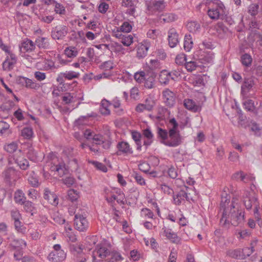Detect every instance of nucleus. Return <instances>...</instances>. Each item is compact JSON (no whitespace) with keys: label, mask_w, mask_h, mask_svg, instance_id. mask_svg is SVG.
<instances>
[{"label":"nucleus","mask_w":262,"mask_h":262,"mask_svg":"<svg viewBox=\"0 0 262 262\" xmlns=\"http://www.w3.org/2000/svg\"><path fill=\"white\" fill-rule=\"evenodd\" d=\"M51 170L53 171L57 172L60 177L63 176L69 172L68 168L66 167V164L63 163L52 165L51 167Z\"/></svg>","instance_id":"19"},{"label":"nucleus","mask_w":262,"mask_h":262,"mask_svg":"<svg viewBox=\"0 0 262 262\" xmlns=\"http://www.w3.org/2000/svg\"><path fill=\"white\" fill-rule=\"evenodd\" d=\"M17 148V144L14 142H12L5 146V149L8 152L12 153L16 150Z\"/></svg>","instance_id":"55"},{"label":"nucleus","mask_w":262,"mask_h":262,"mask_svg":"<svg viewBox=\"0 0 262 262\" xmlns=\"http://www.w3.org/2000/svg\"><path fill=\"white\" fill-rule=\"evenodd\" d=\"M35 44L39 49H48L50 48V43L48 39L46 37H38L35 40Z\"/></svg>","instance_id":"23"},{"label":"nucleus","mask_w":262,"mask_h":262,"mask_svg":"<svg viewBox=\"0 0 262 262\" xmlns=\"http://www.w3.org/2000/svg\"><path fill=\"white\" fill-rule=\"evenodd\" d=\"M164 233L166 237L172 243L179 244L181 243V238L178 237L177 234L173 232L171 229L163 228Z\"/></svg>","instance_id":"17"},{"label":"nucleus","mask_w":262,"mask_h":262,"mask_svg":"<svg viewBox=\"0 0 262 262\" xmlns=\"http://www.w3.org/2000/svg\"><path fill=\"white\" fill-rule=\"evenodd\" d=\"M105 198L106 200L109 203H113L117 199V196L115 194V192L112 191L108 188L104 189Z\"/></svg>","instance_id":"36"},{"label":"nucleus","mask_w":262,"mask_h":262,"mask_svg":"<svg viewBox=\"0 0 262 262\" xmlns=\"http://www.w3.org/2000/svg\"><path fill=\"white\" fill-rule=\"evenodd\" d=\"M74 97L71 93H67L62 97V100L66 104H69L73 102Z\"/></svg>","instance_id":"62"},{"label":"nucleus","mask_w":262,"mask_h":262,"mask_svg":"<svg viewBox=\"0 0 262 262\" xmlns=\"http://www.w3.org/2000/svg\"><path fill=\"white\" fill-rule=\"evenodd\" d=\"M185 66L187 70L189 72H192L195 70L197 64L194 61H186L185 63Z\"/></svg>","instance_id":"54"},{"label":"nucleus","mask_w":262,"mask_h":262,"mask_svg":"<svg viewBox=\"0 0 262 262\" xmlns=\"http://www.w3.org/2000/svg\"><path fill=\"white\" fill-rule=\"evenodd\" d=\"M232 178L236 181L240 180L244 183H247L249 181H251L252 179L251 176L245 173L243 171H239L234 173L232 175Z\"/></svg>","instance_id":"21"},{"label":"nucleus","mask_w":262,"mask_h":262,"mask_svg":"<svg viewBox=\"0 0 262 262\" xmlns=\"http://www.w3.org/2000/svg\"><path fill=\"white\" fill-rule=\"evenodd\" d=\"M43 198L53 206H57L58 204V196L48 188L44 189Z\"/></svg>","instance_id":"12"},{"label":"nucleus","mask_w":262,"mask_h":262,"mask_svg":"<svg viewBox=\"0 0 262 262\" xmlns=\"http://www.w3.org/2000/svg\"><path fill=\"white\" fill-rule=\"evenodd\" d=\"M27 156L28 158L31 161H36L38 160L37 152L32 147L29 149L27 152Z\"/></svg>","instance_id":"50"},{"label":"nucleus","mask_w":262,"mask_h":262,"mask_svg":"<svg viewBox=\"0 0 262 262\" xmlns=\"http://www.w3.org/2000/svg\"><path fill=\"white\" fill-rule=\"evenodd\" d=\"M117 147L118 149V155H120L121 154H119V152L129 155L132 154L133 151L131 148H130V146L129 144L126 142H119L117 144Z\"/></svg>","instance_id":"20"},{"label":"nucleus","mask_w":262,"mask_h":262,"mask_svg":"<svg viewBox=\"0 0 262 262\" xmlns=\"http://www.w3.org/2000/svg\"><path fill=\"white\" fill-rule=\"evenodd\" d=\"M29 184L33 187H38L40 183L39 182L38 178L33 175H31L28 179Z\"/></svg>","instance_id":"47"},{"label":"nucleus","mask_w":262,"mask_h":262,"mask_svg":"<svg viewBox=\"0 0 262 262\" xmlns=\"http://www.w3.org/2000/svg\"><path fill=\"white\" fill-rule=\"evenodd\" d=\"M9 127L10 125L8 123L5 121H0V134L2 135L8 136L11 134Z\"/></svg>","instance_id":"35"},{"label":"nucleus","mask_w":262,"mask_h":262,"mask_svg":"<svg viewBox=\"0 0 262 262\" xmlns=\"http://www.w3.org/2000/svg\"><path fill=\"white\" fill-rule=\"evenodd\" d=\"M104 139V138L102 135L99 134H95L92 138L93 141V145L100 146L101 143L103 142Z\"/></svg>","instance_id":"51"},{"label":"nucleus","mask_w":262,"mask_h":262,"mask_svg":"<svg viewBox=\"0 0 262 262\" xmlns=\"http://www.w3.org/2000/svg\"><path fill=\"white\" fill-rule=\"evenodd\" d=\"M158 138L160 140V142L165 145L168 140V133L166 130L160 127H158L157 131Z\"/></svg>","instance_id":"30"},{"label":"nucleus","mask_w":262,"mask_h":262,"mask_svg":"<svg viewBox=\"0 0 262 262\" xmlns=\"http://www.w3.org/2000/svg\"><path fill=\"white\" fill-rule=\"evenodd\" d=\"M256 242H253L251 243V247H245L242 250V256L243 259L246 258L247 257L249 256L254 251V245L256 244Z\"/></svg>","instance_id":"37"},{"label":"nucleus","mask_w":262,"mask_h":262,"mask_svg":"<svg viewBox=\"0 0 262 262\" xmlns=\"http://www.w3.org/2000/svg\"><path fill=\"white\" fill-rule=\"evenodd\" d=\"M14 200L16 203L23 205V203L26 201V198L23 191L18 189L14 192Z\"/></svg>","instance_id":"25"},{"label":"nucleus","mask_w":262,"mask_h":262,"mask_svg":"<svg viewBox=\"0 0 262 262\" xmlns=\"http://www.w3.org/2000/svg\"><path fill=\"white\" fill-rule=\"evenodd\" d=\"M61 75H62L63 77L68 80H72L74 78H77L80 76L79 73L73 71H66L64 73H61Z\"/></svg>","instance_id":"38"},{"label":"nucleus","mask_w":262,"mask_h":262,"mask_svg":"<svg viewBox=\"0 0 262 262\" xmlns=\"http://www.w3.org/2000/svg\"><path fill=\"white\" fill-rule=\"evenodd\" d=\"M150 46V43L149 41H144L137 48V56L139 58L145 57L147 54V51Z\"/></svg>","instance_id":"15"},{"label":"nucleus","mask_w":262,"mask_h":262,"mask_svg":"<svg viewBox=\"0 0 262 262\" xmlns=\"http://www.w3.org/2000/svg\"><path fill=\"white\" fill-rule=\"evenodd\" d=\"M155 105V102L151 98H146L145 100V104L139 103L135 108L138 113H142L144 111H151Z\"/></svg>","instance_id":"8"},{"label":"nucleus","mask_w":262,"mask_h":262,"mask_svg":"<svg viewBox=\"0 0 262 262\" xmlns=\"http://www.w3.org/2000/svg\"><path fill=\"white\" fill-rule=\"evenodd\" d=\"M179 42V35L176 30L173 29H170L168 31V43L171 48L175 47Z\"/></svg>","instance_id":"16"},{"label":"nucleus","mask_w":262,"mask_h":262,"mask_svg":"<svg viewBox=\"0 0 262 262\" xmlns=\"http://www.w3.org/2000/svg\"><path fill=\"white\" fill-rule=\"evenodd\" d=\"M164 102L165 104L172 107L175 103V94L169 89H166L162 93Z\"/></svg>","instance_id":"9"},{"label":"nucleus","mask_w":262,"mask_h":262,"mask_svg":"<svg viewBox=\"0 0 262 262\" xmlns=\"http://www.w3.org/2000/svg\"><path fill=\"white\" fill-rule=\"evenodd\" d=\"M173 201L176 205H180L185 201V199L189 200L187 193L184 190H181L178 193L173 196Z\"/></svg>","instance_id":"18"},{"label":"nucleus","mask_w":262,"mask_h":262,"mask_svg":"<svg viewBox=\"0 0 262 262\" xmlns=\"http://www.w3.org/2000/svg\"><path fill=\"white\" fill-rule=\"evenodd\" d=\"M20 82L25 84V86L27 88L37 89L39 88V84L34 82L32 80L26 78V77H21L19 79Z\"/></svg>","instance_id":"26"},{"label":"nucleus","mask_w":262,"mask_h":262,"mask_svg":"<svg viewBox=\"0 0 262 262\" xmlns=\"http://www.w3.org/2000/svg\"><path fill=\"white\" fill-rule=\"evenodd\" d=\"M177 19V16L173 13H165L161 15L160 19L164 23H171Z\"/></svg>","instance_id":"32"},{"label":"nucleus","mask_w":262,"mask_h":262,"mask_svg":"<svg viewBox=\"0 0 262 262\" xmlns=\"http://www.w3.org/2000/svg\"><path fill=\"white\" fill-rule=\"evenodd\" d=\"M186 61L187 59L184 54L178 55L176 56L175 59V62L178 65L185 64Z\"/></svg>","instance_id":"56"},{"label":"nucleus","mask_w":262,"mask_h":262,"mask_svg":"<svg viewBox=\"0 0 262 262\" xmlns=\"http://www.w3.org/2000/svg\"><path fill=\"white\" fill-rule=\"evenodd\" d=\"M184 105L187 109L194 112H196L199 110V106L196 105L195 102L191 99H185Z\"/></svg>","instance_id":"29"},{"label":"nucleus","mask_w":262,"mask_h":262,"mask_svg":"<svg viewBox=\"0 0 262 262\" xmlns=\"http://www.w3.org/2000/svg\"><path fill=\"white\" fill-rule=\"evenodd\" d=\"M228 254L232 258L243 259L242 250L241 249H236L234 250L229 251L228 252Z\"/></svg>","instance_id":"44"},{"label":"nucleus","mask_w":262,"mask_h":262,"mask_svg":"<svg viewBox=\"0 0 262 262\" xmlns=\"http://www.w3.org/2000/svg\"><path fill=\"white\" fill-rule=\"evenodd\" d=\"M35 46V43H34L32 40L27 39L21 43L20 48L21 49H23L25 51L28 52L34 50Z\"/></svg>","instance_id":"27"},{"label":"nucleus","mask_w":262,"mask_h":262,"mask_svg":"<svg viewBox=\"0 0 262 262\" xmlns=\"http://www.w3.org/2000/svg\"><path fill=\"white\" fill-rule=\"evenodd\" d=\"M254 213L255 219H256L258 225L260 227H262V220L258 213V206H255Z\"/></svg>","instance_id":"63"},{"label":"nucleus","mask_w":262,"mask_h":262,"mask_svg":"<svg viewBox=\"0 0 262 262\" xmlns=\"http://www.w3.org/2000/svg\"><path fill=\"white\" fill-rule=\"evenodd\" d=\"M193 47V41L190 35L186 34L184 37V49L187 52H189Z\"/></svg>","instance_id":"34"},{"label":"nucleus","mask_w":262,"mask_h":262,"mask_svg":"<svg viewBox=\"0 0 262 262\" xmlns=\"http://www.w3.org/2000/svg\"><path fill=\"white\" fill-rule=\"evenodd\" d=\"M142 215L148 219H152L154 216L153 212L149 209L143 208L141 210Z\"/></svg>","instance_id":"61"},{"label":"nucleus","mask_w":262,"mask_h":262,"mask_svg":"<svg viewBox=\"0 0 262 262\" xmlns=\"http://www.w3.org/2000/svg\"><path fill=\"white\" fill-rule=\"evenodd\" d=\"M13 160L15 164L23 170H27L29 167V161L25 158L24 154L19 150L13 155Z\"/></svg>","instance_id":"6"},{"label":"nucleus","mask_w":262,"mask_h":262,"mask_svg":"<svg viewBox=\"0 0 262 262\" xmlns=\"http://www.w3.org/2000/svg\"><path fill=\"white\" fill-rule=\"evenodd\" d=\"M146 77L147 73L144 71L137 72L134 75V79L139 83H143Z\"/></svg>","instance_id":"41"},{"label":"nucleus","mask_w":262,"mask_h":262,"mask_svg":"<svg viewBox=\"0 0 262 262\" xmlns=\"http://www.w3.org/2000/svg\"><path fill=\"white\" fill-rule=\"evenodd\" d=\"M74 225L76 229L83 232L88 229L89 223L85 216L77 213L75 215Z\"/></svg>","instance_id":"5"},{"label":"nucleus","mask_w":262,"mask_h":262,"mask_svg":"<svg viewBox=\"0 0 262 262\" xmlns=\"http://www.w3.org/2000/svg\"><path fill=\"white\" fill-rule=\"evenodd\" d=\"M167 173L171 179H176L178 176V170L174 167L171 166L168 168Z\"/></svg>","instance_id":"60"},{"label":"nucleus","mask_w":262,"mask_h":262,"mask_svg":"<svg viewBox=\"0 0 262 262\" xmlns=\"http://www.w3.org/2000/svg\"><path fill=\"white\" fill-rule=\"evenodd\" d=\"M70 251L75 256H80L83 253V246L82 245L73 244L69 246Z\"/></svg>","instance_id":"24"},{"label":"nucleus","mask_w":262,"mask_h":262,"mask_svg":"<svg viewBox=\"0 0 262 262\" xmlns=\"http://www.w3.org/2000/svg\"><path fill=\"white\" fill-rule=\"evenodd\" d=\"M110 103L108 101L103 99L101 101V105L100 107V112L101 114L103 115H108L110 114V111L108 108Z\"/></svg>","instance_id":"33"},{"label":"nucleus","mask_w":262,"mask_h":262,"mask_svg":"<svg viewBox=\"0 0 262 262\" xmlns=\"http://www.w3.org/2000/svg\"><path fill=\"white\" fill-rule=\"evenodd\" d=\"M156 75L154 73H147V77L144 80V86L147 89H152L155 86Z\"/></svg>","instance_id":"22"},{"label":"nucleus","mask_w":262,"mask_h":262,"mask_svg":"<svg viewBox=\"0 0 262 262\" xmlns=\"http://www.w3.org/2000/svg\"><path fill=\"white\" fill-rule=\"evenodd\" d=\"M54 11L56 13L59 14H64L66 12L64 7L60 4L56 2L55 4Z\"/></svg>","instance_id":"57"},{"label":"nucleus","mask_w":262,"mask_h":262,"mask_svg":"<svg viewBox=\"0 0 262 262\" xmlns=\"http://www.w3.org/2000/svg\"><path fill=\"white\" fill-rule=\"evenodd\" d=\"M68 199L73 202L79 198V192L75 189H71L68 191Z\"/></svg>","instance_id":"42"},{"label":"nucleus","mask_w":262,"mask_h":262,"mask_svg":"<svg viewBox=\"0 0 262 262\" xmlns=\"http://www.w3.org/2000/svg\"><path fill=\"white\" fill-rule=\"evenodd\" d=\"M111 255V252L108 248L104 244H99L97 246L93 254V262H100V260L97 259V257L104 259Z\"/></svg>","instance_id":"3"},{"label":"nucleus","mask_w":262,"mask_h":262,"mask_svg":"<svg viewBox=\"0 0 262 262\" xmlns=\"http://www.w3.org/2000/svg\"><path fill=\"white\" fill-rule=\"evenodd\" d=\"M252 61L251 56L248 54H245L241 56V62L246 67L251 66Z\"/></svg>","instance_id":"45"},{"label":"nucleus","mask_w":262,"mask_h":262,"mask_svg":"<svg viewBox=\"0 0 262 262\" xmlns=\"http://www.w3.org/2000/svg\"><path fill=\"white\" fill-rule=\"evenodd\" d=\"M161 190L165 193L168 195H172L173 194V189L169 186L165 184H161L160 186Z\"/></svg>","instance_id":"53"},{"label":"nucleus","mask_w":262,"mask_h":262,"mask_svg":"<svg viewBox=\"0 0 262 262\" xmlns=\"http://www.w3.org/2000/svg\"><path fill=\"white\" fill-rule=\"evenodd\" d=\"M224 12L223 4L218 5L215 8L208 10V15L210 18L214 20L219 19Z\"/></svg>","instance_id":"13"},{"label":"nucleus","mask_w":262,"mask_h":262,"mask_svg":"<svg viewBox=\"0 0 262 262\" xmlns=\"http://www.w3.org/2000/svg\"><path fill=\"white\" fill-rule=\"evenodd\" d=\"M62 183L68 187H71L75 182V179L72 177H67L61 180Z\"/></svg>","instance_id":"58"},{"label":"nucleus","mask_w":262,"mask_h":262,"mask_svg":"<svg viewBox=\"0 0 262 262\" xmlns=\"http://www.w3.org/2000/svg\"><path fill=\"white\" fill-rule=\"evenodd\" d=\"M230 196L226 193H224L221 196V201L220 204L221 210H223L222 217L221 219V223L225 226H228L229 224L227 221V215L230 209Z\"/></svg>","instance_id":"2"},{"label":"nucleus","mask_w":262,"mask_h":262,"mask_svg":"<svg viewBox=\"0 0 262 262\" xmlns=\"http://www.w3.org/2000/svg\"><path fill=\"white\" fill-rule=\"evenodd\" d=\"M17 171L12 167H9L5 169L2 173L5 182L11 185L12 182L15 181L17 179Z\"/></svg>","instance_id":"7"},{"label":"nucleus","mask_w":262,"mask_h":262,"mask_svg":"<svg viewBox=\"0 0 262 262\" xmlns=\"http://www.w3.org/2000/svg\"><path fill=\"white\" fill-rule=\"evenodd\" d=\"M68 33L66 26L56 27L52 31V37L54 39H59L65 36Z\"/></svg>","instance_id":"11"},{"label":"nucleus","mask_w":262,"mask_h":262,"mask_svg":"<svg viewBox=\"0 0 262 262\" xmlns=\"http://www.w3.org/2000/svg\"><path fill=\"white\" fill-rule=\"evenodd\" d=\"M33 135V132L31 127H26L21 130V136L25 139H30Z\"/></svg>","instance_id":"43"},{"label":"nucleus","mask_w":262,"mask_h":262,"mask_svg":"<svg viewBox=\"0 0 262 262\" xmlns=\"http://www.w3.org/2000/svg\"><path fill=\"white\" fill-rule=\"evenodd\" d=\"M66 252L64 251L51 252L48 255V259L52 262H61L66 258Z\"/></svg>","instance_id":"14"},{"label":"nucleus","mask_w":262,"mask_h":262,"mask_svg":"<svg viewBox=\"0 0 262 262\" xmlns=\"http://www.w3.org/2000/svg\"><path fill=\"white\" fill-rule=\"evenodd\" d=\"M187 28L190 32H195L200 29V25L195 21L189 22Z\"/></svg>","instance_id":"48"},{"label":"nucleus","mask_w":262,"mask_h":262,"mask_svg":"<svg viewBox=\"0 0 262 262\" xmlns=\"http://www.w3.org/2000/svg\"><path fill=\"white\" fill-rule=\"evenodd\" d=\"M121 42L125 46H129L133 42V37L132 35L127 34H124L120 39Z\"/></svg>","instance_id":"40"},{"label":"nucleus","mask_w":262,"mask_h":262,"mask_svg":"<svg viewBox=\"0 0 262 262\" xmlns=\"http://www.w3.org/2000/svg\"><path fill=\"white\" fill-rule=\"evenodd\" d=\"M244 203L247 210L251 209L252 205L254 206V208L255 206H258V205L257 198L254 196H249L247 200L244 201Z\"/></svg>","instance_id":"28"},{"label":"nucleus","mask_w":262,"mask_h":262,"mask_svg":"<svg viewBox=\"0 0 262 262\" xmlns=\"http://www.w3.org/2000/svg\"><path fill=\"white\" fill-rule=\"evenodd\" d=\"M168 135L169 140H167L165 145L170 147H176L181 144L182 137L178 130L169 129Z\"/></svg>","instance_id":"4"},{"label":"nucleus","mask_w":262,"mask_h":262,"mask_svg":"<svg viewBox=\"0 0 262 262\" xmlns=\"http://www.w3.org/2000/svg\"><path fill=\"white\" fill-rule=\"evenodd\" d=\"M259 6L256 4H252L248 7V13L252 16H255L258 13Z\"/></svg>","instance_id":"49"},{"label":"nucleus","mask_w":262,"mask_h":262,"mask_svg":"<svg viewBox=\"0 0 262 262\" xmlns=\"http://www.w3.org/2000/svg\"><path fill=\"white\" fill-rule=\"evenodd\" d=\"M245 108L248 111L254 112L255 109L254 101L252 100L248 99L243 102Z\"/></svg>","instance_id":"46"},{"label":"nucleus","mask_w":262,"mask_h":262,"mask_svg":"<svg viewBox=\"0 0 262 262\" xmlns=\"http://www.w3.org/2000/svg\"><path fill=\"white\" fill-rule=\"evenodd\" d=\"M64 54L69 58L75 57L78 54V51L75 47H69L64 50Z\"/></svg>","instance_id":"39"},{"label":"nucleus","mask_w":262,"mask_h":262,"mask_svg":"<svg viewBox=\"0 0 262 262\" xmlns=\"http://www.w3.org/2000/svg\"><path fill=\"white\" fill-rule=\"evenodd\" d=\"M254 84L255 82L253 77L245 78L244 83L241 86V94L244 96L246 95Z\"/></svg>","instance_id":"10"},{"label":"nucleus","mask_w":262,"mask_h":262,"mask_svg":"<svg viewBox=\"0 0 262 262\" xmlns=\"http://www.w3.org/2000/svg\"><path fill=\"white\" fill-rule=\"evenodd\" d=\"M244 212L241 210H239L235 206L232 205H230V209L227 213V218L229 224L228 226L223 225L221 222V225L225 228H229L230 224L237 226L242 223L244 220Z\"/></svg>","instance_id":"1"},{"label":"nucleus","mask_w":262,"mask_h":262,"mask_svg":"<svg viewBox=\"0 0 262 262\" xmlns=\"http://www.w3.org/2000/svg\"><path fill=\"white\" fill-rule=\"evenodd\" d=\"M23 205H24V209L28 212H32L34 209L32 202L26 200Z\"/></svg>","instance_id":"52"},{"label":"nucleus","mask_w":262,"mask_h":262,"mask_svg":"<svg viewBox=\"0 0 262 262\" xmlns=\"http://www.w3.org/2000/svg\"><path fill=\"white\" fill-rule=\"evenodd\" d=\"M132 29V26L128 22H124L120 27V30L123 32H124V34H126V33L129 32Z\"/></svg>","instance_id":"64"},{"label":"nucleus","mask_w":262,"mask_h":262,"mask_svg":"<svg viewBox=\"0 0 262 262\" xmlns=\"http://www.w3.org/2000/svg\"><path fill=\"white\" fill-rule=\"evenodd\" d=\"M132 177L136 180V181L140 185H143L145 184V181L143 178L139 173L134 172Z\"/></svg>","instance_id":"59"},{"label":"nucleus","mask_w":262,"mask_h":262,"mask_svg":"<svg viewBox=\"0 0 262 262\" xmlns=\"http://www.w3.org/2000/svg\"><path fill=\"white\" fill-rule=\"evenodd\" d=\"M16 63V59L14 57L11 56V59H7L3 63V68L5 71L11 70L14 65Z\"/></svg>","instance_id":"31"}]
</instances>
